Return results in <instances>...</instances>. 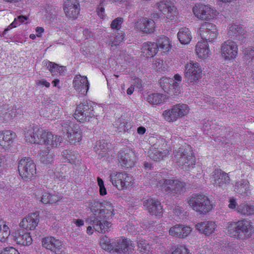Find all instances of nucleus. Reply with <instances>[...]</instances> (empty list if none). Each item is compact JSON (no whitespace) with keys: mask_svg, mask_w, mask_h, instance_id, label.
<instances>
[{"mask_svg":"<svg viewBox=\"0 0 254 254\" xmlns=\"http://www.w3.org/2000/svg\"><path fill=\"white\" fill-rule=\"evenodd\" d=\"M135 244L127 239H119L115 243L114 249L117 252L126 253L133 250Z\"/></svg>","mask_w":254,"mask_h":254,"instance_id":"27","label":"nucleus"},{"mask_svg":"<svg viewBox=\"0 0 254 254\" xmlns=\"http://www.w3.org/2000/svg\"><path fill=\"white\" fill-rule=\"evenodd\" d=\"M163 61L160 59H157L153 64V67L155 68L157 70L161 71L164 70V67H163Z\"/></svg>","mask_w":254,"mask_h":254,"instance_id":"58","label":"nucleus"},{"mask_svg":"<svg viewBox=\"0 0 254 254\" xmlns=\"http://www.w3.org/2000/svg\"><path fill=\"white\" fill-rule=\"evenodd\" d=\"M103 202L101 203L99 201H93L90 204V209L94 215H99V212H101Z\"/></svg>","mask_w":254,"mask_h":254,"instance_id":"51","label":"nucleus"},{"mask_svg":"<svg viewBox=\"0 0 254 254\" xmlns=\"http://www.w3.org/2000/svg\"><path fill=\"white\" fill-rule=\"evenodd\" d=\"M43 64L53 76L64 72L65 69L64 66H59L58 64L49 61H44Z\"/></svg>","mask_w":254,"mask_h":254,"instance_id":"36","label":"nucleus"},{"mask_svg":"<svg viewBox=\"0 0 254 254\" xmlns=\"http://www.w3.org/2000/svg\"><path fill=\"white\" fill-rule=\"evenodd\" d=\"M135 160V154L129 148H124L119 152L118 160L123 167H132L134 165Z\"/></svg>","mask_w":254,"mask_h":254,"instance_id":"17","label":"nucleus"},{"mask_svg":"<svg viewBox=\"0 0 254 254\" xmlns=\"http://www.w3.org/2000/svg\"><path fill=\"white\" fill-rule=\"evenodd\" d=\"M167 78L162 79L160 81L161 86L165 92L171 95H177L181 93V87L180 83L173 80H170Z\"/></svg>","mask_w":254,"mask_h":254,"instance_id":"21","label":"nucleus"},{"mask_svg":"<svg viewBox=\"0 0 254 254\" xmlns=\"http://www.w3.org/2000/svg\"><path fill=\"white\" fill-rule=\"evenodd\" d=\"M235 191L240 194L247 193L250 190L249 183L247 180H242L236 183Z\"/></svg>","mask_w":254,"mask_h":254,"instance_id":"40","label":"nucleus"},{"mask_svg":"<svg viewBox=\"0 0 254 254\" xmlns=\"http://www.w3.org/2000/svg\"><path fill=\"white\" fill-rule=\"evenodd\" d=\"M16 137V134L10 130L0 131V145L3 148H8L13 143Z\"/></svg>","mask_w":254,"mask_h":254,"instance_id":"28","label":"nucleus"},{"mask_svg":"<svg viewBox=\"0 0 254 254\" xmlns=\"http://www.w3.org/2000/svg\"><path fill=\"white\" fill-rule=\"evenodd\" d=\"M136 27L144 33H150L154 31L155 21L152 18L143 17L138 20Z\"/></svg>","mask_w":254,"mask_h":254,"instance_id":"25","label":"nucleus"},{"mask_svg":"<svg viewBox=\"0 0 254 254\" xmlns=\"http://www.w3.org/2000/svg\"><path fill=\"white\" fill-rule=\"evenodd\" d=\"M74 118L80 123L89 122L91 119L94 118L93 107L92 103L84 101L76 107Z\"/></svg>","mask_w":254,"mask_h":254,"instance_id":"5","label":"nucleus"},{"mask_svg":"<svg viewBox=\"0 0 254 254\" xmlns=\"http://www.w3.org/2000/svg\"><path fill=\"white\" fill-rule=\"evenodd\" d=\"M7 167L6 159L4 155H0V172Z\"/></svg>","mask_w":254,"mask_h":254,"instance_id":"60","label":"nucleus"},{"mask_svg":"<svg viewBox=\"0 0 254 254\" xmlns=\"http://www.w3.org/2000/svg\"><path fill=\"white\" fill-rule=\"evenodd\" d=\"M201 69L199 64L190 61L185 65V76L187 82L194 84L197 83L200 78Z\"/></svg>","mask_w":254,"mask_h":254,"instance_id":"10","label":"nucleus"},{"mask_svg":"<svg viewBox=\"0 0 254 254\" xmlns=\"http://www.w3.org/2000/svg\"><path fill=\"white\" fill-rule=\"evenodd\" d=\"M66 15L76 16L79 13V7H70L68 10H64Z\"/></svg>","mask_w":254,"mask_h":254,"instance_id":"57","label":"nucleus"},{"mask_svg":"<svg viewBox=\"0 0 254 254\" xmlns=\"http://www.w3.org/2000/svg\"><path fill=\"white\" fill-rule=\"evenodd\" d=\"M39 214L38 212L29 214L23 218L20 223V226L26 230H34L39 222Z\"/></svg>","mask_w":254,"mask_h":254,"instance_id":"23","label":"nucleus"},{"mask_svg":"<svg viewBox=\"0 0 254 254\" xmlns=\"http://www.w3.org/2000/svg\"><path fill=\"white\" fill-rule=\"evenodd\" d=\"M110 178L113 185L119 190L126 189L133 183L132 177L125 172H113Z\"/></svg>","mask_w":254,"mask_h":254,"instance_id":"9","label":"nucleus"},{"mask_svg":"<svg viewBox=\"0 0 254 254\" xmlns=\"http://www.w3.org/2000/svg\"><path fill=\"white\" fill-rule=\"evenodd\" d=\"M141 50L144 56L152 57L157 54L158 47L154 42H147L143 43Z\"/></svg>","mask_w":254,"mask_h":254,"instance_id":"31","label":"nucleus"},{"mask_svg":"<svg viewBox=\"0 0 254 254\" xmlns=\"http://www.w3.org/2000/svg\"><path fill=\"white\" fill-rule=\"evenodd\" d=\"M198 31L201 39L207 43L213 42L217 36L215 26L209 22L203 23L200 27Z\"/></svg>","mask_w":254,"mask_h":254,"instance_id":"12","label":"nucleus"},{"mask_svg":"<svg viewBox=\"0 0 254 254\" xmlns=\"http://www.w3.org/2000/svg\"><path fill=\"white\" fill-rule=\"evenodd\" d=\"M99 215L100 217H102L105 219H109L114 215V206L112 204L106 201L103 202L102 209L99 212Z\"/></svg>","mask_w":254,"mask_h":254,"instance_id":"35","label":"nucleus"},{"mask_svg":"<svg viewBox=\"0 0 254 254\" xmlns=\"http://www.w3.org/2000/svg\"><path fill=\"white\" fill-rule=\"evenodd\" d=\"M64 160L71 164L78 165L80 163V157L76 151L71 150H65L62 152Z\"/></svg>","mask_w":254,"mask_h":254,"instance_id":"34","label":"nucleus"},{"mask_svg":"<svg viewBox=\"0 0 254 254\" xmlns=\"http://www.w3.org/2000/svg\"><path fill=\"white\" fill-rule=\"evenodd\" d=\"M124 38V35L122 32H119L116 35V37L113 40L112 39L110 40L109 44L112 47V50L114 49V47H116L119 45L120 43L123 41Z\"/></svg>","mask_w":254,"mask_h":254,"instance_id":"50","label":"nucleus"},{"mask_svg":"<svg viewBox=\"0 0 254 254\" xmlns=\"http://www.w3.org/2000/svg\"><path fill=\"white\" fill-rule=\"evenodd\" d=\"M148 153L150 158L155 161H159L162 159L163 157L165 156L162 153L158 151L157 149L153 148L152 147H150Z\"/></svg>","mask_w":254,"mask_h":254,"instance_id":"47","label":"nucleus"},{"mask_svg":"<svg viewBox=\"0 0 254 254\" xmlns=\"http://www.w3.org/2000/svg\"><path fill=\"white\" fill-rule=\"evenodd\" d=\"M183 209L179 206H175L173 208V212L177 216H180L183 212Z\"/></svg>","mask_w":254,"mask_h":254,"instance_id":"61","label":"nucleus"},{"mask_svg":"<svg viewBox=\"0 0 254 254\" xmlns=\"http://www.w3.org/2000/svg\"><path fill=\"white\" fill-rule=\"evenodd\" d=\"M244 29L240 25L231 24L228 26V35L231 37H236L243 32Z\"/></svg>","mask_w":254,"mask_h":254,"instance_id":"44","label":"nucleus"},{"mask_svg":"<svg viewBox=\"0 0 254 254\" xmlns=\"http://www.w3.org/2000/svg\"><path fill=\"white\" fill-rule=\"evenodd\" d=\"M36 83L38 85L45 86L46 87H49L50 85V83L45 80H38L37 81Z\"/></svg>","mask_w":254,"mask_h":254,"instance_id":"62","label":"nucleus"},{"mask_svg":"<svg viewBox=\"0 0 254 254\" xmlns=\"http://www.w3.org/2000/svg\"><path fill=\"white\" fill-rule=\"evenodd\" d=\"M102 217H100V215H93L87 218L85 220L86 223L88 225L92 226L94 230L98 232L105 233L108 231L111 227V223L107 221H104Z\"/></svg>","mask_w":254,"mask_h":254,"instance_id":"11","label":"nucleus"},{"mask_svg":"<svg viewBox=\"0 0 254 254\" xmlns=\"http://www.w3.org/2000/svg\"><path fill=\"white\" fill-rule=\"evenodd\" d=\"M62 131L66 132L69 141L71 143L79 142L82 138V131L78 125L69 121H63L61 124Z\"/></svg>","mask_w":254,"mask_h":254,"instance_id":"6","label":"nucleus"},{"mask_svg":"<svg viewBox=\"0 0 254 254\" xmlns=\"http://www.w3.org/2000/svg\"><path fill=\"white\" fill-rule=\"evenodd\" d=\"M40 13L44 16H55L58 14L57 8L55 6L48 4L41 9Z\"/></svg>","mask_w":254,"mask_h":254,"instance_id":"45","label":"nucleus"},{"mask_svg":"<svg viewBox=\"0 0 254 254\" xmlns=\"http://www.w3.org/2000/svg\"><path fill=\"white\" fill-rule=\"evenodd\" d=\"M172 254H189V250L184 246H179Z\"/></svg>","mask_w":254,"mask_h":254,"instance_id":"55","label":"nucleus"},{"mask_svg":"<svg viewBox=\"0 0 254 254\" xmlns=\"http://www.w3.org/2000/svg\"><path fill=\"white\" fill-rule=\"evenodd\" d=\"M10 234L8 227L4 224L3 226L0 224V241L5 242L7 241Z\"/></svg>","mask_w":254,"mask_h":254,"instance_id":"49","label":"nucleus"},{"mask_svg":"<svg viewBox=\"0 0 254 254\" xmlns=\"http://www.w3.org/2000/svg\"><path fill=\"white\" fill-rule=\"evenodd\" d=\"M222 57L226 60L236 58L238 54V47L235 42L231 40L224 42L221 46Z\"/></svg>","mask_w":254,"mask_h":254,"instance_id":"15","label":"nucleus"},{"mask_svg":"<svg viewBox=\"0 0 254 254\" xmlns=\"http://www.w3.org/2000/svg\"><path fill=\"white\" fill-rule=\"evenodd\" d=\"M195 52L198 58H207L209 55V50L207 43L204 41H198L195 46Z\"/></svg>","mask_w":254,"mask_h":254,"instance_id":"32","label":"nucleus"},{"mask_svg":"<svg viewBox=\"0 0 254 254\" xmlns=\"http://www.w3.org/2000/svg\"><path fill=\"white\" fill-rule=\"evenodd\" d=\"M165 95L160 93H152L148 95L146 100L152 105H159L163 102Z\"/></svg>","mask_w":254,"mask_h":254,"instance_id":"39","label":"nucleus"},{"mask_svg":"<svg viewBox=\"0 0 254 254\" xmlns=\"http://www.w3.org/2000/svg\"><path fill=\"white\" fill-rule=\"evenodd\" d=\"M0 254H20L17 250L13 247L6 248Z\"/></svg>","mask_w":254,"mask_h":254,"instance_id":"59","label":"nucleus"},{"mask_svg":"<svg viewBox=\"0 0 254 254\" xmlns=\"http://www.w3.org/2000/svg\"><path fill=\"white\" fill-rule=\"evenodd\" d=\"M235 37L236 40L239 41L241 44L247 42L248 39V35L245 29L241 34H239Z\"/></svg>","mask_w":254,"mask_h":254,"instance_id":"56","label":"nucleus"},{"mask_svg":"<svg viewBox=\"0 0 254 254\" xmlns=\"http://www.w3.org/2000/svg\"><path fill=\"white\" fill-rule=\"evenodd\" d=\"M188 203L193 210L200 214H206L212 208L209 199L203 194L192 195L188 200Z\"/></svg>","mask_w":254,"mask_h":254,"instance_id":"4","label":"nucleus"},{"mask_svg":"<svg viewBox=\"0 0 254 254\" xmlns=\"http://www.w3.org/2000/svg\"><path fill=\"white\" fill-rule=\"evenodd\" d=\"M42 245L46 249L56 254H61L63 251V243L59 239L52 237H46L42 240Z\"/></svg>","mask_w":254,"mask_h":254,"instance_id":"18","label":"nucleus"},{"mask_svg":"<svg viewBox=\"0 0 254 254\" xmlns=\"http://www.w3.org/2000/svg\"><path fill=\"white\" fill-rule=\"evenodd\" d=\"M100 245L102 248L106 251L113 250L115 248V243H111L107 237H104L101 239Z\"/></svg>","mask_w":254,"mask_h":254,"instance_id":"48","label":"nucleus"},{"mask_svg":"<svg viewBox=\"0 0 254 254\" xmlns=\"http://www.w3.org/2000/svg\"><path fill=\"white\" fill-rule=\"evenodd\" d=\"M177 36L181 43L183 44H188L191 39L190 31L186 27L180 29Z\"/></svg>","mask_w":254,"mask_h":254,"instance_id":"38","label":"nucleus"},{"mask_svg":"<svg viewBox=\"0 0 254 254\" xmlns=\"http://www.w3.org/2000/svg\"><path fill=\"white\" fill-rule=\"evenodd\" d=\"M195 227L201 233L209 235L215 232L217 225L213 221H204L197 224Z\"/></svg>","mask_w":254,"mask_h":254,"instance_id":"29","label":"nucleus"},{"mask_svg":"<svg viewBox=\"0 0 254 254\" xmlns=\"http://www.w3.org/2000/svg\"><path fill=\"white\" fill-rule=\"evenodd\" d=\"M144 205L146 207L148 212L152 215L161 216L163 213L162 206L160 202L153 198L144 201Z\"/></svg>","mask_w":254,"mask_h":254,"instance_id":"24","label":"nucleus"},{"mask_svg":"<svg viewBox=\"0 0 254 254\" xmlns=\"http://www.w3.org/2000/svg\"><path fill=\"white\" fill-rule=\"evenodd\" d=\"M79 5L77 0H65L64 7V10H68L70 7H79Z\"/></svg>","mask_w":254,"mask_h":254,"instance_id":"53","label":"nucleus"},{"mask_svg":"<svg viewBox=\"0 0 254 254\" xmlns=\"http://www.w3.org/2000/svg\"><path fill=\"white\" fill-rule=\"evenodd\" d=\"M191 231L190 227L177 224L170 228L169 233L172 236L184 238L188 236Z\"/></svg>","mask_w":254,"mask_h":254,"instance_id":"26","label":"nucleus"},{"mask_svg":"<svg viewBox=\"0 0 254 254\" xmlns=\"http://www.w3.org/2000/svg\"><path fill=\"white\" fill-rule=\"evenodd\" d=\"M14 240L18 244L28 246L32 243V238L29 233L18 230L14 233Z\"/></svg>","mask_w":254,"mask_h":254,"instance_id":"30","label":"nucleus"},{"mask_svg":"<svg viewBox=\"0 0 254 254\" xmlns=\"http://www.w3.org/2000/svg\"><path fill=\"white\" fill-rule=\"evenodd\" d=\"M123 22V19L121 17H118L112 21L111 24V27L113 29L119 30L121 28V25Z\"/></svg>","mask_w":254,"mask_h":254,"instance_id":"54","label":"nucleus"},{"mask_svg":"<svg viewBox=\"0 0 254 254\" xmlns=\"http://www.w3.org/2000/svg\"><path fill=\"white\" fill-rule=\"evenodd\" d=\"M137 244L138 248L141 252H146L150 251V247L144 240H138L137 241Z\"/></svg>","mask_w":254,"mask_h":254,"instance_id":"52","label":"nucleus"},{"mask_svg":"<svg viewBox=\"0 0 254 254\" xmlns=\"http://www.w3.org/2000/svg\"><path fill=\"white\" fill-rule=\"evenodd\" d=\"M156 179L158 180L157 186L160 187L167 193L181 194L186 190V183L178 179H160L158 177Z\"/></svg>","mask_w":254,"mask_h":254,"instance_id":"3","label":"nucleus"},{"mask_svg":"<svg viewBox=\"0 0 254 254\" xmlns=\"http://www.w3.org/2000/svg\"><path fill=\"white\" fill-rule=\"evenodd\" d=\"M211 183L215 187L225 189L230 182L228 174L221 170H215L210 178Z\"/></svg>","mask_w":254,"mask_h":254,"instance_id":"13","label":"nucleus"},{"mask_svg":"<svg viewBox=\"0 0 254 254\" xmlns=\"http://www.w3.org/2000/svg\"><path fill=\"white\" fill-rule=\"evenodd\" d=\"M40 160L43 164L48 165L53 160V156L48 149L42 150L40 154Z\"/></svg>","mask_w":254,"mask_h":254,"instance_id":"43","label":"nucleus"},{"mask_svg":"<svg viewBox=\"0 0 254 254\" xmlns=\"http://www.w3.org/2000/svg\"><path fill=\"white\" fill-rule=\"evenodd\" d=\"M106 145L105 144L104 142L103 143H102L101 141H99V142H96V146L95 147V150L97 151V150H103L105 148Z\"/></svg>","mask_w":254,"mask_h":254,"instance_id":"63","label":"nucleus"},{"mask_svg":"<svg viewBox=\"0 0 254 254\" xmlns=\"http://www.w3.org/2000/svg\"><path fill=\"white\" fill-rule=\"evenodd\" d=\"M63 140L62 136L55 134L51 131L44 130L40 143L45 145L47 148H50L59 146Z\"/></svg>","mask_w":254,"mask_h":254,"instance_id":"14","label":"nucleus"},{"mask_svg":"<svg viewBox=\"0 0 254 254\" xmlns=\"http://www.w3.org/2000/svg\"><path fill=\"white\" fill-rule=\"evenodd\" d=\"M24 131V136L27 141L33 143H40L44 129L37 126H30L25 128Z\"/></svg>","mask_w":254,"mask_h":254,"instance_id":"16","label":"nucleus"},{"mask_svg":"<svg viewBox=\"0 0 254 254\" xmlns=\"http://www.w3.org/2000/svg\"><path fill=\"white\" fill-rule=\"evenodd\" d=\"M237 211L243 215H252L254 214V205L242 204L238 206Z\"/></svg>","mask_w":254,"mask_h":254,"instance_id":"42","label":"nucleus"},{"mask_svg":"<svg viewBox=\"0 0 254 254\" xmlns=\"http://www.w3.org/2000/svg\"><path fill=\"white\" fill-rule=\"evenodd\" d=\"M173 155L174 160L183 170H188L195 165V158L189 145L181 146L174 150Z\"/></svg>","mask_w":254,"mask_h":254,"instance_id":"1","label":"nucleus"},{"mask_svg":"<svg viewBox=\"0 0 254 254\" xmlns=\"http://www.w3.org/2000/svg\"><path fill=\"white\" fill-rule=\"evenodd\" d=\"M192 11L195 16H216L218 12L210 5L201 3L196 4L192 8Z\"/></svg>","mask_w":254,"mask_h":254,"instance_id":"22","label":"nucleus"},{"mask_svg":"<svg viewBox=\"0 0 254 254\" xmlns=\"http://www.w3.org/2000/svg\"><path fill=\"white\" fill-rule=\"evenodd\" d=\"M228 234L235 238L244 235L250 237L254 230L252 223L249 220H242L238 222H230L227 224Z\"/></svg>","mask_w":254,"mask_h":254,"instance_id":"2","label":"nucleus"},{"mask_svg":"<svg viewBox=\"0 0 254 254\" xmlns=\"http://www.w3.org/2000/svg\"><path fill=\"white\" fill-rule=\"evenodd\" d=\"M155 44L157 45L158 51L160 49L164 53L169 52L171 49L169 40L164 36L159 37Z\"/></svg>","mask_w":254,"mask_h":254,"instance_id":"37","label":"nucleus"},{"mask_svg":"<svg viewBox=\"0 0 254 254\" xmlns=\"http://www.w3.org/2000/svg\"><path fill=\"white\" fill-rule=\"evenodd\" d=\"M55 175L57 178H58L60 181H63V180L65 179V176L64 174L63 173L58 172L55 174Z\"/></svg>","mask_w":254,"mask_h":254,"instance_id":"64","label":"nucleus"},{"mask_svg":"<svg viewBox=\"0 0 254 254\" xmlns=\"http://www.w3.org/2000/svg\"><path fill=\"white\" fill-rule=\"evenodd\" d=\"M27 19L28 17H17V18H15L13 22L11 23L6 29H4L1 36H4L5 34H6L8 31L13 27H16L17 25H20Z\"/></svg>","mask_w":254,"mask_h":254,"instance_id":"46","label":"nucleus"},{"mask_svg":"<svg viewBox=\"0 0 254 254\" xmlns=\"http://www.w3.org/2000/svg\"><path fill=\"white\" fill-rule=\"evenodd\" d=\"M166 156L171 150L170 145L166 140L162 138H159L156 142L151 146Z\"/></svg>","mask_w":254,"mask_h":254,"instance_id":"33","label":"nucleus"},{"mask_svg":"<svg viewBox=\"0 0 254 254\" xmlns=\"http://www.w3.org/2000/svg\"><path fill=\"white\" fill-rule=\"evenodd\" d=\"M160 14L177 16L179 13L174 3L169 0H162L156 4Z\"/></svg>","mask_w":254,"mask_h":254,"instance_id":"19","label":"nucleus"},{"mask_svg":"<svg viewBox=\"0 0 254 254\" xmlns=\"http://www.w3.org/2000/svg\"><path fill=\"white\" fill-rule=\"evenodd\" d=\"M18 171L20 176L24 180H30L36 173V165L29 157H25L19 161Z\"/></svg>","mask_w":254,"mask_h":254,"instance_id":"7","label":"nucleus"},{"mask_svg":"<svg viewBox=\"0 0 254 254\" xmlns=\"http://www.w3.org/2000/svg\"><path fill=\"white\" fill-rule=\"evenodd\" d=\"M40 198V201L44 204L55 203L59 200V197L57 195L52 194L47 192L43 193L42 196Z\"/></svg>","mask_w":254,"mask_h":254,"instance_id":"41","label":"nucleus"},{"mask_svg":"<svg viewBox=\"0 0 254 254\" xmlns=\"http://www.w3.org/2000/svg\"><path fill=\"white\" fill-rule=\"evenodd\" d=\"M89 84L87 77L80 74L76 75L72 81L74 89L83 95L87 93L89 89Z\"/></svg>","mask_w":254,"mask_h":254,"instance_id":"20","label":"nucleus"},{"mask_svg":"<svg viewBox=\"0 0 254 254\" xmlns=\"http://www.w3.org/2000/svg\"><path fill=\"white\" fill-rule=\"evenodd\" d=\"M189 112L188 106L184 104H178L174 105L171 109L163 112L164 119L168 122H174L178 119L184 117Z\"/></svg>","mask_w":254,"mask_h":254,"instance_id":"8","label":"nucleus"}]
</instances>
